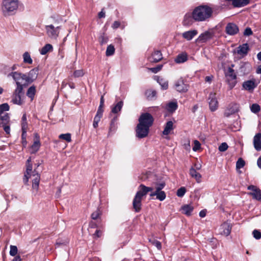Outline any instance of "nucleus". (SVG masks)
Masks as SVG:
<instances>
[{"label":"nucleus","instance_id":"nucleus-55","mask_svg":"<svg viewBox=\"0 0 261 261\" xmlns=\"http://www.w3.org/2000/svg\"><path fill=\"white\" fill-rule=\"evenodd\" d=\"M183 146L186 150L188 151L190 150V142L189 139L185 140V142L183 144Z\"/></svg>","mask_w":261,"mask_h":261},{"label":"nucleus","instance_id":"nucleus-48","mask_svg":"<svg viewBox=\"0 0 261 261\" xmlns=\"http://www.w3.org/2000/svg\"><path fill=\"white\" fill-rule=\"evenodd\" d=\"M253 237L257 240L261 238V232L257 229H254L252 232Z\"/></svg>","mask_w":261,"mask_h":261},{"label":"nucleus","instance_id":"nucleus-64","mask_svg":"<svg viewBox=\"0 0 261 261\" xmlns=\"http://www.w3.org/2000/svg\"><path fill=\"white\" fill-rule=\"evenodd\" d=\"M213 79V75L206 76L205 78V81L208 83H211Z\"/></svg>","mask_w":261,"mask_h":261},{"label":"nucleus","instance_id":"nucleus-13","mask_svg":"<svg viewBox=\"0 0 261 261\" xmlns=\"http://www.w3.org/2000/svg\"><path fill=\"white\" fill-rule=\"evenodd\" d=\"M188 85L185 83L182 77L177 80L174 84V88L175 90L181 93L186 92L188 90Z\"/></svg>","mask_w":261,"mask_h":261},{"label":"nucleus","instance_id":"nucleus-43","mask_svg":"<svg viewBox=\"0 0 261 261\" xmlns=\"http://www.w3.org/2000/svg\"><path fill=\"white\" fill-rule=\"evenodd\" d=\"M250 109L252 112L257 113L259 112L260 108V106L258 104L253 103L251 106Z\"/></svg>","mask_w":261,"mask_h":261},{"label":"nucleus","instance_id":"nucleus-25","mask_svg":"<svg viewBox=\"0 0 261 261\" xmlns=\"http://www.w3.org/2000/svg\"><path fill=\"white\" fill-rule=\"evenodd\" d=\"M193 20H194L193 17V12L192 13H187L184 16L182 24L184 25L191 24L193 22Z\"/></svg>","mask_w":261,"mask_h":261},{"label":"nucleus","instance_id":"nucleus-47","mask_svg":"<svg viewBox=\"0 0 261 261\" xmlns=\"http://www.w3.org/2000/svg\"><path fill=\"white\" fill-rule=\"evenodd\" d=\"M17 248L16 246L11 245L10 246V254L11 256H15L17 253Z\"/></svg>","mask_w":261,"mask_h":261},{"label":"nucleus","instance_id":"nucleus-58","mask_svg":"<svg viewBox=\"0 0 261 261\" xmlns=\"http://www.w3.org/2000/svg\"><path fill=\"white\" fill-rule=\"evenodd\" d=\"M121 25V23L119 21H115L114 22V23H113L112 25V28L113 29H117V28H118L119 27H120Z\"/></svg>","mask_w":261,"mask_h":261},{"label":"nucleus","instance_id":"nucleus-50","mask_svg":"<svg viewBox=\"0 0 261 261\" xmlns=\"http://www.w3.org/2000/svg\"><path fill=\"white\" fill-rule=\"evenodd\" d=\"M84 74L83 70H75L73 73V75L75 77H79L83 76Z\"/></svg>","mask_w":261,"mask_h":261},{"label":"nucleus","instance_id":"nucleus-44","mask_svg":"<svg viewBox=\"0 0 261 261\" xmlns=\"http://www.w3.org/2000/svg\"><path fill=\"white\" fill-rule=\"evenodd\" d=\"M9 110V106L7 103H3L0 105V113L3 114L4 112L8 111Z\"/></svg>","mask_w":261,"mask_h":261},{"label":"nucleus","instance_id":"nucleus-6","mask_svg":"<svg viewBox=\"0 0 261 261\" xmlns=\"http://www.w3.org/2000/svg\"><path fill=\"white\" fill-rule=\"evenodd\" d=\"M155 191L152 192L150 194V197L156 196V199L161 201L164 200L166 197V193L164 191H162L166 186L164 181L157 182L154 184Z\"/></svg>","mask_w":261,"mask_h":261},{"label":"nucleus","instance_id":"nucleus-2","mask_svg":"<svg viewBox=\"0 0 261 261\" xmlns=\"http://www.w3.org/2000/svg\"><path fill=\"white\" fill-rule=\"evenodd\" d=\"M213 9L207 5H200L193 10V17L195 21L201 22L208 20L212 16Z\"/></svg>","mask_w":261,"mask_h":261},{"label":"nucleus","instance_id":"nucleus-23","mask_svg":"<svg viewBox=\"0 0 261 261\" xmlns=\"http://www.w3.org/2000/svg\"><path fill=\"white\" fill-rule=\"evenodd\" d=\"M198 31L196 30H190L184 32L182 36L188 41L191 40L197 34Z\"/></svg>","mask_w":261,"mask_h":261},{"label":"nucleus","instance_id":"nucleus-61","mask_svg":"<svg viewBox=\"0 0 261 261\" xmlns=\"http://www.w3.org/2000/svg\"><path fill=\"white\" fill-rule=\"evenodd\" d=\"M102 113H103L102 107H100V106H99L96 115L101 117L102 116Z\"/></svg>","mask_w":261,"mask_h":261},{"label":"nucleus","instance_id":"nucleus-34","mask_svg":"<svg viewBox=\"0 0 261 261\" xmlns=\"http://www.w3.org/2000/svg\"><path fill=\"white\" fill-rule=\"evenodd\" d=\"M36 93V87L34 86H31L27 92V95L31 98V101L33 100Z\"/></svg>","mask_w":261,"mask_h":261},{"label":"nucleus","instance_id":"nucleus-42","mask_svg":"<svg viewBox=\"0 0 261 261\" xmlns=\"http://www.w3.org/2000/svg\"><path fill=\"white\" fill-rule=\"evenodd\" d=\"M18 67L17 64H14L11 67L6 66L4 67L3 69V71L4 74H7V71H6V69H9V70H12V71H14V70H16Z\"/></svg>","mask_w":261,"mask_h":261},{"label":"nucleus","instance_id":"nucleus-59","mask_svg":"<svg viewBox=\"0 0 261 261\" xmlns=\"http://www.w3.org/2000/svg\"><path fill=\"white\" fill-rule=\"evenodd\" d=\"M102 234V231L100 229H96L95 232L94 233V238H99Z\"/></svg>","mask_w":261,"mask_h":261},{"label":"nucleus","instance_id":"nucleus-60","mask_svg":"<svg viewBox=\"0 0 261 261\" xmlns=\"http://www.w3.org/2000/svg\"><path fill=\"white\" fill-rule=\"evenodd\" d=\"M2 126L3 127L4 129L5 132L6 133V134H9L10 132V126L9 125H7V124H3Z\"/></svg>","mask_w":261,"mask_h":261},{"label":"nucleus","instance_id":"nucleus-11","mask_svg":"<svg viewBox=\"0 0 261 261\" xmlns=\"http://www.w3.org/2000/svg\"><path fill=\"white\" fill-rule=\"evenodd\" d=\"M153 120V118L150 114L145 113L142 114L140 116L139 122L150 127L152 125Z\"/></svg>","mask_w":261,"mask_h":261},{"label":"nucleus","instance_id":"nucleus-4","mask_svg":"<svg viewBox=\"0 0 261 261\" xmlns=\"http://www.w3.org/2000/svg\"><path fill=\"white\" fill-rule=\"evenodd\" d=\"M145 188L146 186L145 185L141 184L139 187V190L134 198L133 205L136 212H139L141 210L142 197L147 194Z\"/></svg>","mask_w":261,"mask_h":261},{"label":"nucleus","instance_id":"nucleus-30","mask_svg":"<svg viewBox=\"0 0 261 261\" xmlns=\"http://www.w3.org/2000/svg\"><path fill=\"white\" fill-rule=\"evenodd\" d=\"M188 60V56L187 54L182 53L179 54L175 59V62L176 63H182L186 62Z\"/></svg>","mask_w":261,"mask_h":261},{"label":"nucleus","instance_id":"nucleus-22","mask_svg":"<svg viewBox=\"0 0 261 261\" xmlns=\"http://www.w3.org/2000/svg\"><path fill=\"white\" fill-rule=\"evenodd\" d=\"M35 136L37 139L34 142L33 144L31 146L30 152L32 154H34L37 152L39 150L41 146L39 136L37 134H35Z\"/></svg>","mask_w":261,"mask_h":261},{"label":"nucleus","instance_id":"nucleus-7","mask_svg":"<svg viewBox=\"0 0 261 261\" xmlns=\"http://www.w3.org/2000/svg\"><path fill=\"white\" fill-rule=\"evenodd\" d=\"M23 88L16 87L13 92L12 96V102L14 104L22 105L24 103L23 97L24 96Z\"/></svg>","mask_w":261,"mask_h":261},{"label":"nucleus","instance_id":"nucleus-63","mask_svg":"<svg viewBox=\"0 0 261 261\" xmlns=\"http://www.w3.org/2000/svg\"><path fill=\"white\" fill-rule=\"evenodd\" d=\"M153 245L156 247V248L159 249H160L161 248V243L158 241H154L153 242Z\"/></svg>","mask_w":261,"mask_h":261},{"label":"nucleus","instance_id":"nucleus-20","mask_svg":"<svg viewBox=\"0 0 261 261\" xmlns=\"http://www.w3.org/2000/svg\"><path fill=\"white\" fill-rule=\"evenodd\" d=\"M253 145L257 151L261 150V133L256 134L253 138Z\"/></svg>","mask_w":261,"mask_h":261},{"label":"nucleus","instance_id":"nucleus-19","mask_svg":"<svg viewBox=\"0 0 261 261\" xmlns=\"http://www.w3.org/2000/svg\"><path fill=\"white\" fill-rule=\"evenodd\" d=\"M256 86L254 80L245 81L243 84V88L248 91L253 90Z\"/></svg>","mask_w":261,"mask_h":261},{"label":"nucleus","instance_id":"nucleus-53","mask_svg":"<svg viewBox=\"0 0 261 261\" xmlns=\"http://www.w3.org/2000/svg\"><path fill=\"white\" fill-rule=\"evenodd\" d=\"M228 146L226 143H222L221 144V145L219 146V150L220 151H226Z\"/></svg>","mask_w":261,"mask_h":261},{"label":"nucleus","instance_id":"nucleus-52","mask_svg":"<svg viewBox=\"0 0 261 261\" xmlns=\"http://www.w3.org/2000/svg\"><path fill=\"white\" fill-rule=\"evenodd\" d=\"M220 231L219 232V234L224 236H228L230 233V229H219Z\"/></svg>","mask_w":261,"mask_h":261},{"label":"nucleus","instance_id":"nucleus-18","mask_svg":"<svg viewBox=\"0 0 261 261\" xmlns=\"http://www.w3.org/2000/svg\"><path fill=\"white\" fill-rule=\"evenodd\" d=\"M162 59V54L161 51L155 50L151 54L148 58L149 60L151 62L156 63L160 61Z\"/></svg>","mask_w":261,"mask_h":261},{"label":"nucleus","instance_id":"nucleus-62","mask_svg":"<svg viewBox=\"0 0 261 261\" xmlns=\"http://www.w3.org/2000/svg\"><path fill=\"white\" fill-rule=\"evenodd\" d=\"M28 123L27 122H21V130H27Z\"/></svg>","mask_w":261,"mask_h":261},{"label":"nucleus","instance_id":"nucleus-54","mask_svg":"<svg viewBox=\"0 0 261 261\" xmlns=\"http://www.w3.org/2000/svg\"><path fill=\"white\" fill-rule=\"evenodd\" d=\"M100 214V211L99 210H97L91 214V218L93 220H96L99 217Z\"/></svg>","mask_w":261,"mask_h":261},{"label":"nucleus","instance_id":"nucleus-17","mask_svg":"<svg viewBox=\"0 0 261 261\" xmlns=\"http://www.w3.org/2000/svg\"><path fill=\"white\" fill-rule=\"evenodd\" d=\"M239 110V105L236 103H230L225 113L227 117L237 113Z\"/></svg>","mask_w":261,"mask_h":261},{"label":"nucleus","instance_id":"nucleus-28","mask_svg":"<svg viewBox=\"0 0 261 261\" xmlns=\"http://www.w3.org/2000/svg\"><path fill=\"white\" fill-rule=\"evenodd\" d=\"M154 79L161 85L163 90H166L168 88V82L165 79L158 76H155Z\"/></svg>","mask_w":261,"mask_h":261},{"label":"nucleus","instance_id":"nucleus-33","mask_svg":"<svg viewBox=\"0 0 261 261\" xmlns=\"http://www.w3.org/2000/svg\"><path fill=\"white\" fill-rule=\"evenodd\" d=\"M123 105V103L122 101H120L118 102H117L112 108V113L116 114L118 112H120L122 108Z\"/></svg>","mask_w":261,"mask_h":261},{"label":"nucleus","instance_id":"nucleus-8","mask_svg":"<svg viewBox=\"0 0 261 261\" xmlns=\"http://www.w3.org/2000/svg\"><path fill=\"white\" fill-rule=\"evenodd\" d=\"M214 35V31L213 29H209L201 33L196 40V42L201 43H205L207 41L213 39Z\"/></svg>","mask_w":261,"mask_h":261},{"label":"nucleus","instance_id":"nucleus-31","mask_svg":"<svg viewBox=\"0 0 261 261\" xmlns=\"http://www.w3.org/2000/svg\"><path fill=\"white\" fill-rule=\"evenodd\" d=\"M53 49V47L52 45L50 44H46L40 49V53L42 55H45L48 52L52 51Z\"/></svg>","mask_w":261,"mask_h":261},{"label":"nucleus","instance_id":"nucleus-27","mask_svg":"<svg viewBox=\"0 0 261 261\" xmlns=\"http://www.w3.org/2000/svg\"><path fill=\"white\" fill-rule=\"evenodd\" d=\"M173 129V123L172 121H168L165 125L163 134L164 135H168L171 130Z\"/></svg>","mask_w":261,"mask_h":261},{"label":"nucleus","instance_id":"nucleus-1","mask_svg":"<svg viewBox=\"0 0 261 261\" xmlns=\"http://www.w3.org/2000/svg\"><path fill=\"white\" fill-rule=\"evenodd\" d=\"M31 158L29 157L26 163V172L24 174L23 178V182L25 185H28L29 179L33 177L32 179V188L36 191L38 190L40 176L38 172L35 169L32 170V165L31 163Z\"/></svg>","mask_w":261,"mask_h":261},{"label":"nucleus","instance_id":"nucleus-24","mask_svg":"<svg viewBox=\"0 0 261 261\" xmlns=\"http://www.w3.org/2000/svg\"><path fill=\"white\" fill-rule=\"evenodd\" d=\"M189 174L192 177L195 179L198 183L201 182V175L196 171L195 168L192 167L190 169Z\"/></svg>","mask_w":261,"mask_h":261},{"label":"nucleus","instance_id":"nucleus-41","mask_svg":"<svg viewBox=\"0 0 261 261\" xmlns=\"http://www.w3.org/2000/svg\"><path fill=\"white\" fill-rule=\"evenodd\" d=\"M108 38L105 34V33L101 34L99 37V41L101 44H103L108 42Z\"/></svg>","mask_w":261,"mask_h":261},{"label":"nucleus","instance_id":"nucleus-3","mask_svg":"<svg viewBox=\"0 0 261 261\" xmlns=\"http://www.w3.org/2000/svg\"><path fill=\"white\" fill-rule=\"evenodd\" d=\"M18 0H4L2 5V11L4 16L15 14L18 8Z\"/></svg>","mask_w":261,"mask_h":261},{"label":"nucleus","instance_id":"nucleus-40","mask_svg":"<svg viewBox=\"0 0 261 261\" xmlns=\"http://www.w3.org/2000/svg\"><path fill=\"white\" fill-rule=\"evenodd\" d=\"M115 53V48L112 45H109L106 50V56H112Z\"/></svg>","mask_w":261,"mask_h":261},{"label":"nucleus","instance_id":"nucleus-5","mask_svg":"<svg viewBox=\"0 0 261 261\" xmlns=\"http://www.w3.org/2000/svg\"><path fill=\"white\" fill-rule=\"evenodd\" d=\"M10 76L15 82L16 87L24 88L28 86L25 82V74L17 71L11 72L8 74V77Z\"/></svg>","mask_w":261,"mask_h":261},{"label":"nucleus","instance_id":"nucleus-14","mask_svg":"<svg viewBox=\"0 0 261 261\" xmlns=\"http://www.w3.org/2000/svg\"><path fill=\"white\" fill-rule=\"evenodd\" d=\"M216 93L211 92L209 94V107L211 111H215L218 107V102L216 98Z\"/></svg>","mask_w":261,"mask_h":261},{"label":"nucleus","instance_id":"nucleus-21","mask_svg":"<svg viewBox=\"0 0 261 261\" xmlns=\"http://www.w3.org/2000/svg\"><path fill=\"white\" fill-rule=\"evenodd\" d=\"M249 46L247 43L243 44L241 45H240L237 50V53L238 55L242 56L243 57L246 56L249 50Z\"/></svg>","mask_w":261,"mask_h":261},{"label":"nucleus","instance_id":"nucleus-37","mask_svg":"<svg viewBox=\"0 0 261 261\" xmlns=\"http://www.w3.org/2000/svg\"><path fill=\"white\" fill-rule=\"evenodd\" d=\"M22 57H23V62L24 63H27V64H32L33 60L31 57L30 54L28 52H27V51L25 52L23 54Z\"/></svg>","mask_w":261,"mask_h":261},{"label":"nucleus","instance_id":"nucleus-32","mask_svg":"<svg viewBox=\"0 0 261 261\" xmlns=\"http://www.w3.org/2000/svg\"><path fill=\"white\" fill-rule=\"evenodd\" d=\"M9 116L8 113H0V125L1 124H7L9 122Z\"/></svg>","mask_w":261,"mask_h":261},{"label":"nucleus","instance_id":"nucleus-36","mask_svg":"<svg viewBox=\"0 0 261 261\" xmlns=\"http://www.w3.org/2000/svg\"><path fill=\"white\" fill-rule=\"evenodd\" d=\"M177 103L176 102H170L166 106V109L169 112H174L177 109Z\"/></svg>","mask_w":261,"mask_h":261},{"label":"nucleus","instance_id":"nucleus-9","mask_svg":"<svg viewBox=\"0 0 261 261\" xmlns=\"http://www.w3.org/2000/svg\"><path fill=\"white\" fill-rule=\"evenodd\" d=\"M47 35L50 38L56 39L59 34L60 27H55L53 24L47 25L45 27Z\"/></svg>","mask_w":261,"mask_h":261},{"label":"nucleus","instance_id":"nucleus-29","mask_svg":"<svg viewBox=\"0 0 261 261\" xmlns=\"http://www.w3.org/2000/svg\"><path fill=\"white\" fill-rule=\"evenodd\" d=\"M249 3V0H234L233 6L234 7H242L247 5Z\"/></svg>","mask_w":261,"mask_h":261},{"label":"nucleus","instance_id":"nucleus-15","mask_svg":"<svg viewBox=\"0 0 261 261\" xmlns=\"http://www.w3.org/2000/svg\"><path fill=\"white\" fill-rule=\"evenodd\" d=\"M25 74V82L29 85L35 80L38 76V68H35L31 70L28 73Z\"/></svg>","mask_w":261,"mask_h":261},{"label":"nucleus","instance_id":"nucleus-46","mask_svg":"<svg viewBox=\"0 0 261 261\" xmlns=\"http://www.w3.org/2000/svg\"><path fill=\"white\" fill-rule=\"evenodd\" d=\"M245 161L242 158H239L236 163V168L241 169L245 166Z\"/></svg>","mask_w":261,"mask_h":261},{"label":"nucleus","instance_id":"nucleus-57","mask_svg":"<svg viewBox=\"0 0 261 261\" xmlns=\"http://www.w3.org/2000/svg\"><path fill=\"white\" fill-rule=\"evenodd\" d=\"M232 227L231 223L228 222H225L222 225V228H231Z\"/></svg>","mask_w":261,"mask_h":261},{"label":"nucleus","instance_id":"nucleus-16","mask_svg":"<svg viewBox=\"0 0 261 261\" xmlns=\"http://www.w3.org/2000/svg\"><path fill=\"white\" fill-rule=\"evenodd\" d=\"M239 31L238 27L234 23L229 22L225 27V32L229 35L233 36Z\"/></svg>","mask_w":261,"mask_h":261},{"label":"nucleus","instance_id":"nucleus-12","mask_svg":"<svg viewBox=\"0 0 261 261\" xmlns=\"http://www.w3.org/2000/svg\"><path fill=\"white\" fill-rule=\"evenodd\" d=\"M227 79V83L230 89L233 88L237 84V76L234 73V70L231 68H229L226 74Z\"/></svg>","mask_w":261,"mask_h":261},{"label":"nucleus","instance_id":"nucleus-39","mask_svg":"<svg viewBox=\"0 0 261 261\" xmlns=\"http://www.w3.org/2000/svg\"><path fill=\"white\" fill-rule=\"evenodd\" d=\"M59 138L61 139L64 140L68 142L71 141V134L69 133L62 134L59 135Z\"/></svg>","mask_w":261,"mask_h":261},{"label":"nucleus","instance_id":"nucleus-26","mask_svg":"<svg viewBox=\"0 0 261 261\" xmlns=\"http://www.w3.org/2000/svg\"><path fill=\"white\" fill-rule=\"evenodd\" d=\"M194 207L191 204H186L181 207L182 213L189 216L193 211Z\"/></svg>","mask_w":261,"mask_h":261},{"label":"nucleus","instance_id":"nucleus-51","mask_svg":"<svg viewBox=\"0 0 261 261\" xmlns=\"http://www.w3.org/2000/svg\"><path fill=\"white\" fill-rule=\"evenodd\" d=\"M163 67L162 65H158L156 67L150 68L149 70L151 71L153 73H156L160 71Z\"/></svg>","mask_w":261,"mask_h":261},{"label":"nucleus","instance_id":"nucleus-10","mask_svg":"<svg viewBox=\"0 0 261 261\" xmlns=\"http://www.w3.org/2000/svg\"><path fill=\"white\" fill-rule=\"evenodd\" d=\"M149 127L148 126L143 125L139 122L136 127V137L142 139L147 136L149 133Z\"/></svg>","mask_w":261,"mask_h":261},{"label":"nucleus","instance_id":"nucleus-56","mask_svg":"<svg viewBox=\"0 0 261 261\" xmlns=\"http://www.w3.org/2000/svg\"><path fill=\"white\" fill-rule=\"evenodd\" d=\"M253 34V32L250 28L247 27L245 29L244 32V35L246 36H249Z\"/></svg>","mask_w":261,"mask_h":261},{"label":"nucleus","instance_id":"nucleus-49","mask_svg":"<svg viewBox=\"0 0 261 261\" xmlns=\"http://www.w3.org/2000/svg\"><path fill=\"white\" fill-rule=\"evenodd\" d=\"M201 144L200 142L197 140L194 141V146L193 147V150L194 151L198 150L200 148Z\"/></svg>","mask_w":261,"mask_h":261},{"label":"nucleus","instance_id":"nucleus-38","mask_svg":"<svg viewBox=\"0 0 261 261\" xmlns=\"http://www.w3.org/2000/svg\"><path fill=\"white\" fill-rule=\"evenodd\" d=\"M147 97L149 99H152L156 96V92L155 90H148L145 92Z\"/></svg>","mask_w":261,"mask_h":261},{"label":"nucleus","instance_id":"nucleus-35","mask_svg":"<svg viewBox=\"0 0 261 261\" xmlns=\"http://www.w3.org/2000/svg\"><path fill=\"white\" fill-rule=\"evenodd\" d=\"M249 194L252 196V197L258 200L261 201V190L258 189L254 192H251Z\"/></svg>","mask_w":261,"mask_h":261},{"label":"nucleus","instance_id":"nucleus-45","mask_svg":"<svg viewBox=\"0 0 261 261\" xmlns=\"http://www.w3.org/2000/svg\"><path fill=\"white\" fill-rule=\"evenodd\" d=\"M186 192V188L184 187L178 189L176 192V195L179 197H182L184 196Z\"/></svg>","mask_w":261,"mask_h":261}]
</instances>
